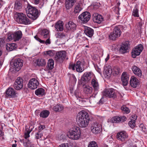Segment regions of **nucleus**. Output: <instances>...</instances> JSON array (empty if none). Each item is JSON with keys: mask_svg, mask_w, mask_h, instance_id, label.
<instances>
[{"mask_svg": "<svg viewBox=\"0 0 147 147\" xmlns=\"http://www.w3.org/2000/svg\"><path fill=\"white\" fill-rule=\"evenodd\" d=\"M76 120L78 124L80 127H86L89 122V115L85 111H82L77 114Z\"/></svg>", "mask_w": 147, "mask_h": 147, "instance_id": "1", "label": "nucleus"}, {"mask_svg": "<svg viewBox=\"0 0 147 147\" xmlns=\"http://www.w3.org/2000/svg\"><path fill=\"white\" fill-rule=\"evenodd\" d=\"M26 11L28 17L32 20L37 19L40 13L36 7L30 5L26 8Z\"/></svg>", "mask_w": 147, "mask_h": 147, "instance_id": "2", "label": "nucleus"}, {"mask_svg": "<svg viewBox=\"0 0 147 147\" xmlns=\"http://www.w3.org/2000/svg\"><path fill=\"white\" fill-rule=\"evenodd\" d=\"M16 18V21L19 24L28 25L31 23V21L26 17V15L22 13H17Z\"/></svg>", "mask_w": 147, "mask_h": 147, "instance_id": "3", "label": "nucleus"}, {"mask_svg": "<svg viewBox=\"0 0 147 147\" xmlns=\"http://www.w3.org/2000/svg\"><path fill=\"white\" fill-rule=\"evenodd\" d=\"M81 131L79 127L75 126L69 131V138L73 140L78 139L80 137Z\"/></svg>", "mask_w": 147, "mask_h": 147, "instance_id": "4", "label": "nucleus"}, {"mask_svg": "<svg viewBox=\"0 0 147 147\" xmlns=\"http://www.w3.org/2000/svg\"><path fill=\"white\" fill-rule=\"evenodd\" d=\"M91 16L90 13L88 11L83 12L78 17V18L82 23H86L90 20Z\"/></svg>", "mask_w": 147, "mask_h": 147, "instance_id": "5", "label": "nucleus"}, {"mask_svg": "<svg viewBox=\"0 0 147 147\" xmlns=\"http://www.w3.org/2000/svg\"><path fill=\"white\" fill-rule=\"evenodd\" d=\"M66 55V52L65 51L57 52L55 56V60L57 62L61 63L65 59Z\"/></svg>", "mask_w": 147, "mask_h": 147, "instance_id": "6", "label": "nucleus"}, {"mask_svg": "<svg viewBox=\"0 0 147 147\" xmlns=\"http://www.w3.org/2000/svg\"><path fill=\"white\" fill-rule=\"evenodd\" d=\"M92 74L90 72H86L82 76L80 80L82 85L85 84L87 83L91 79Z\"/></svg>", "mask_w": 147, "mask_h": 147, "instance_id": "7", "label": "nucleus"}, {"mask_svg": "<svg viewBox=\"0 0 147 147\" xmlns=\"http://www.w3.org/2000/svg\"><path fill=\"white\" fill-rule=\"evenodd\" d=\"M143 49L142 45L140 44L133 49L131 52V56L133 58H135L137 56L140 55Z\"/></svg>", "mask_w": 147, "mask_h": 147, "instance_id": "8", "label": "nucleus"}, {"mask_svg": "<svg viewBox=\"0 0 147 147\" xmlns=\"http://www.w3.org/2000/svg\"><path fill=\"white\" fill-rule=\"evenodd\" d=\"M39 85L38 80L35 78H32L29 81L28 84V88L31 89H34L37 88Z\"/></svg>", "mask_w": 147, "mask_h": 147, "instance_id": "9", "label": "nucleus"}, {"mask_svg": "<svg viewBox=\"0 0 147 147\" xmlns=\"http://www.w3.org/2000/svg\"><path fill=\"white\" fill-rule=\"evenodd\" d=\"M103 95L110 98H115L116 97V95L115 93V90L113 88L106 89L103 92Z\"/></svg>", "mask_w": 147, "mask_h": 147, "instance_id": "10", "label": "nucleus"}, {"mask_svg": "<svg viewBox=\"0 0 147 147\" xmlns=\"http://www.w3.org/2000/svg\"><path fill=\"white\" fill-rule=\"evenodd\" d=\"M13 67L17 71H19L23 65V60L20 58L14 59L13 61Z\"/></svg>", "mask_w": 147, "mask_h": 147, "instance_id": "11", "label": "nucleus"}, {"mask_svg": "<svg viewBox=\"0 0 147 147\" xmlns=\"http://www.w3.org/2000/svg\"><path fill=\"white\" fill-rule=\"evenodd\" d=\"M92 132L96 134L100 133L102 131L101 126L97 123H94L91 125V127Z\"/></svg>", "mask_w": 147, "mask_h": 147, "instance_id": "12", "label": "nucleus"}, {"mask_svg": "<svg viewBox=\"0 0 147 147\" xmlns=\"http://www.w3.org/2000/svg\"><path fill=\"white\" fill-rule=\"evenodd\" d=\"M5 93V97L7 98H13L16 96L17 93L12 88H8L6 90Z\"/></svg>", "mask_w": 147, "mask_h": 147, "instance_id": "13", "label": "nucleus"}, {"mask_svg": "<svg viewBox=\"0 0 147 147\" xmlns=\"http://www.w3.org/2000/svg\"><path fill=\"white\" fill-rule=\"evenodd\" d=\"M14 88L17 90H19L23 87V80L20 77H18L13 84Z\"/></svg>", "mask_w": 147, "mask_h": 147, "instance_id": "14", "label": "nucleus"}, {"mask_svg": "<svg viewBox=\"0 0 147 147\" xmlns=\"http://www.w3.org/2000/svg\"><path fill=\"white\" fill-rule=\"evenodd\" d=\"M117 138L118 140L122 142L127 140L128 138V135L125 131L118 132L117 134Z\"/></svg>", "mask_w": 147, "mask_h": 147, "instance_id": "15", "label": "nucleus"}, {"mask_svg": "<svg viewBox=\"0 0 147 147\" xmlns=\"http://www.w3.org/2000/svg\"><path fill=\"white\" fill-rule=\"evenodd\" d=\"M65 26L67 30L71 32L75 30L77 27L76 25L72 21H69L66 24Z\"/></svg>", "mask_w": 147, "mask_h": 147, "instance_id": "16", "label": "nucleus"}, {"mask_svg": "<svg viewBox=\"0 0 147 147\" xmlns=\"http://www.w3.org/2000/svg\"><path fill=\"white\" fill-rule=\"evenodd\" d=\"M126 120V118L125 116L119 117L116 116L113 117L111 119V122L112 123H118L123 122Z\"/></svg>", "mask_w": 147, "mask_h": 147, "instance_id": "17", "label": "nucleus"}, {"mask_svg": "<svg viewBox=\"0 0 147 147\" xmlns=\"http://www.w3.org/2000/svg\"><path fill=\"white\" fill-rule=\"evenodd\" d=\"M129 48V42H126L122 44L119 51L121 53L123 54L128 52Z\"/></svg>", "mask_w": 147, "mask_h": 147, "instance_id": "18", "label": "nucleus"}, {"mask_svg": "<svg viewBox=\"0 0 147 147\" xmlns=\"http://www.w3.org/2000/svg\"><path fill=\"white\" fill-rule=\"evenodd\" d=\"M91 84L93 87L95 91L94 94L96 95L97 93V91L98 90L99 88V86L98 83L96 79H92Z\"/></svg>", "mask_w": 147, "mask_h": 147, "instance_id": "19", "label": "nucleus"}, {"mask_svg": "<svg viewBox=\"0 0 147 147\" xmlns=\"http://www.w3.org/2000/svg\"><path fill=\"white\" fill-rule=\"evenodd\" d=\"M121 80L122 82L123 85L124 86H126L128 83L129 77L126 74V73L123 72L122 75Z\"/></svg>", "mask_w": 147, "mask_h": 147, "instance_id": "20", "label": "nucleus"}, {"mask_svg": "<svg viewBox=\"0 0 147 147\" xmlns=\"http://www.w3.org/2000/svg\"><path fill=\"white\" fill-rule=\"evenodd\" d=\"M132 70L133 73L137 76L140 77L142 76V71L140 68L134 65L132 67Z\"/></svg>", "mask_w": 147, "mask_h": 147, "instance_id": "21", "label": "nucleus"}, {"mask_svg": "<svg viewBox=\"0 0 147 147\" xmlns=\"http://www.w3.org/2000/svg\"><path fill=\"white\" fill-rule=\"evenodd\" d=\"M131 86L134 88H136L140 84L139 80L135 77H133L130 81Z\"/></svg>", "mask_w": 147, "mask_h": 147, "instance_id": "22", "label": "nucleus"}, {"mask_svg": "<svg viewBox=\"0 0 147 147\" xmlns=\"http://www.w3.org/2000/svg\"><path fill=\"white\" fill-rule=\"evenodd\" d=\"M93 20L95 22L100 24L103 20V18L100 15L95 13L93 15Z\"/></svg>", "mask_w": 147, "mask_h": 147, "instance_id": "23", "label": "nucleus"}, {"mask_svg": "<svg viewBox=\"0 0 147 147\" xmlns=\"http://www.w3.org/2000/svg\"><path fill=\"white\" fill-rule=\"evenodd\" d=\"M63 22L61 21H59L55 24V27L58 31H62L63 30Z\"/></svg>", "mask_w": 147, "mask_h": 147, "instance_id": "24", "label": "nucleus"}, {"mask_svg": "<svg viewBox=\"0 0 147 147\" xmlns=\"http://www.w3.org/2000/svg\"><path fill=\"white\" fill-rule=\"evenodd\" d=\"M76 69L77 72L81 73L84 70V68L81 65V62L79 61H78L76 64Z\"/></svg>", "mask_w": 147, "mask_h": 147, "instance_id": "25", "label": "nucleus"}, {"mask_svg": "<svg viewBox=\"0 0 147 147\" xmlns=\"http://www.w3.org/2000/svg\"><path fill=\"white\" fill-rule=\"evenodd\" d=\"M83 86L84 92L87 94H90L92 92V88L88 85H82Z\"/></svg>", "mask_w": 147, "mask_h": 147, "instance_id": "26", "label": "nucleus"}, {"mask_svg": "<svg viewBox=\"0 0 147 147\" xmlns=\"http://www.w3.org/2000/svg\"><path fill=\"white\" fill-rule=\"evenodd\" d=\"M14 37V41L18 40L21 37L22 35V32L20 30H18L13 33Z\"/></svg>", "mask_w": 147, "mask_h": 147, "instance_id": "27", "label": "nucleus"}, {"mask_svg": "<svg viewBox=\"0 0 147 147\" xmlns=\"http://www.w3.org/2000/svg\"><path fill=\"white\" fill-rule=\"evenodd\" d=\"M84 33L87 36L89 37H91L93 35L94 30L92 28L87 27L85 29Z\"/></svg>", "mask_w": 147, "mask_h": 147, "instance_id": "28", "label": "nucleus"}, {"mask_svg": "<svg viewBox=\"0 0 147 147\" xmlns=\"http://www.w3.org/2000/svg\"><path fill=\"white\" fill-rule=\"evenodd\" d=\"M35 94L39 96H42L45 94V90L42 88H39L35 91Z\"/></svg>", "mask_w": 147, "mask_h": 147, "instance_id": "29", "label": "nucleus"}, {"mask_svg": "<svg viewBox=\"0 0 147 147\" xmlns=\"http://www.w3.org/2000/svg\"><path fill=\"white\" fill-rule=\"evenodd\" d=\"M63 109V107L61 105L57 104L55 106L53 107L52 109L55 111L60 112L62 111Z\"/></svg>", "mask_w": 147, "mask_h": 147, "instance_id": "30", "label": "nucleus"}, {"mask_svg": "<svg viewBox=\"0 0 147 147\" xmlns=\"http://www.w3.org/2000/svg\"><path fill=\"white\" fill-rule=\"evenodd\" d=\"M16 45L15 43L7 44L6 45V49L7 51H12L16 48Z\"/></svg>", "mask_w": 147, "mask_h": 147, "instance_id": "31", "label": "nucleus"}, {"mask_svg": "<svg viewBox=\"0 0 147 147\" xmlns=\"http://www.w3.org/2000/svg\"><path fill=\"white\" fill-rule=\"evenodd\" d=\"M74 4L69 0H65V6L67 10H69L71 8Z\"/></svg>", "mask_w": 147, "mask_h": 147, "instance_id": "32", "label": "nucleus"}, {"mask_svg": "<svg viewBox=\"0 0 147 147\" xmlns=\"http://www.w3.org/2000/svg\"><path fill=\"white\" fill-rule=\"evenodd\" d=\"M49 114V111L47 110H43L40 113V116L43 118H46L48 116Z\"/></svg>", "mask_w": 147, "mask_h": 147, "instance_id": "33", "label": "nucleus"}, {"mask_svg": "<svg viewBox=\"0 0 147 147\" xmlns=\"http://www.w3.org/2000/svg\"><path fill=\"white\" fill-rule=\"evenodd\" d=\"M113 32L116 35V36L118 38L120 36L121 33V31L119 27H115L113 29Z\"/></svg>", "mask_w": 147, "mask_h": 147, "instance_id": "34", "label": "nucleus"}, {"mask_svg": "<svg viewBox=\"0 0 147 147\" xmlns=\"http://www.w3.org/2000/svg\"><path fill=\"white\" fill-rule=\"evenodd\" d=\"M54 61L52 59H49L48 60L47 67L50 69H52L54 67Z\"/></svg>", "mask_w": 147, "mask_h": 147, "instance_id": "35", "label": "nucleus"}, {"mask_svg": "<svg viewBox=\"0 0 147 147\" xmlns=\"http://www.w3.org/2000/svg\"><path fill=\"white\" fill-rule=\"evenodd\" d=\"M22 5L20 2L16 1L15 3L14 9L17 10H20L22 9Z\"/></svg>", "mask_w": 147, "mask_h": 147, "instance_id": "36", "label": "nucleus"}, {"mask_svg": "<svg viewBox=\"0 0 147 147\" xmlns=\"http://www.w3.org/2000/svg\"><path fill=\"white\" fill-rule=\"evenodd\" d=\"M82 9L80 4L79 3H76L75 6L74 12L75 13H79Z\"/></svg>", "mask_w": 147, "mask_h": 147, "instance_id": "37", "label": "nucleus"}, {"mask_svg": "<svg viewBox=\"0 0 147 147\" xmlns=\"http://www.w3.org/2000/svg\"><path fill=\"white\" fill-rule=\"evenodd\" d=\"M41 34L45 38H47L49 37V32L46 29H44L42 31Z\"/></svg>", "mask_w": 147, "mask_h": 147, "instance_id": "38", "label": "nucleus"}, {"mask_svg": "<svg viewBox=\"0 0 147 147\" xmlns=\"http://www.w3.org/2000/svg\"><path fill=\"white\" fill-rule=\"evenodd\" d=\"M46 64V61L44 59H38L37 61V64L39 66L45 65Z\"/></svg>", "mask_w": 147, "mask_h": 147, "instance_id": "39", "label": "nucleus"}, {"mask_svg": "<svg viewBox=\"0 0 147 147\" xmlns=\"http://www.w3.org/2000/svg\"><path fill=\"white\" fill-rule=\"evenodd\" d=\"M109 38L110 39L113 40H115L117 38H118L116 34H115L114 32H111L109 36Z\"/></svg>", "mask_w": 147, "mask_h": 147, "instance_id": "40", "label": "nucleus"}, {"mask_svg": "<svg viewBox=\"0 0 147 147\" xmlns=\"http://www.w3.org/2000/svg\"><path fill=\"white\" fill-rule=\"evenodd\" d=\"M104 72L106 75L108 76L112 73V69L110 68V67L109 66L108 67H107L105 69Z\"/></svg>", "mask_w": 147, "mask_h": 147, "instance_id": "41", "label": "nucleus"}, {"mask_svg": "<svg viewBox=\"0 0 147 147\" xmlns=\"http://www.w3.org/2000/svg\"><path fill=\"white\" fill-rule=\"evenodd\" d=\"M121 110L124 113L126 114L130 112L129 109L125 106H123L122 107Z\"/></svg>", "mask_w": 147, "mask_h": 147, "instance_id": "42", "label": "nucleus"}, {"mask_svg": "<svg viewBox=\"0 0 147 147\" xmlns=\"http://www.w3.org/2000/svg\"><path fill=\"white\" fill-rule=\"evenodd\" d=\"M7 40L8 41H10L12 40H14V37L13 34L9 33L7 34Z\"/></svg>", "mask_w": 147, "mask_h": 147, "instance_id": "43", "label": "nucleus"}, {"mask_svg": "<svg viewBox=\"0 0 147 147\" xmlns=\"http://www.w3.org/2000/svg\"><path fill=\"white\" fill-rule=\"evenodd\" d=\"M56 37L59 38H63L65 37V34L62 32H59L56 35Z\"/></svg>", "mask_w": 147, "mask_h": 147, "instance_id": "44", "label": "nucleus"}, {"mask_svg": "<svg viewBox=\"0 0 147 147\" xmlns=\"http://www.w3.org/2000/svg\"><path fill=\"white\" fill-rule=\"evenodd\" d=\"M33 128V127H32L31 129L29 128V130L27 131V132L25 134L24 138L26 139L30 137L29 134L32 131Z\"/></svg>", "mask_w": 147, "mask_h": 147, "instance_id": "45", "label": "nucleus"}, {"mask_svg": "<svg viewBox=\"0 0 147 147\" xmlns=\"http://www.w3.org/2000/svg\"><path fill=\"white\" fill-rule=\"evenodd\" d=\"M88 147H98L97 144L94 141H92L89 143Z\"/></svg>", "mask_w": 147, "mask_h": 147, "instance_id": "46", "label": "nucleus"}, {"mask_svg": "<svg viewBox=\"0 0 147 147\" xmlns=\"http://www.w3.org/2000/svg\"><path fill=\"white\" fill-rule=\"evenodd\" d=\"M138 10L136 8L134 9L132 13V15L135 17H139V15L138 13Z\"/></svg>", "mask_w": 147, "mask_h": 147, "instance_id": "47", "label": "nucleus"}, {"mask_svg": "<svg viewBox=\"0 0 147 147\" xmlns=\"http://www.w3.org/2000/svg\"><path fill=\"white\" fill-rule=\"evenodd\" d=\"M135 121L131 120V121H129L128 123V124L130 127L131 128H133L135 126Z\"/></svg>", "mask_w": 147, "mask_h": 147, "instance_id": "48", "label": "nucleus"}, {"mask_svg": "<svg viewBox=\"0 0 147 147\" xmlns=\"http://www.w3.org/2000/svg\"><path fill=\"white\" fill-rule=\"evenodd\" d=\"M5 38H0V47H3L5 45Z\"/></svg>", "mask_w": 147, "mask_h": 147, "instance_id": "49", "label": "nucleus"}, {"mask_svg": "<svg viewBox=\"0 0 147 147\" xmlns=\"http://www.w3.org/2000/svg\"><path fill=\"white\" fill-rule=\"evenodd\" d=\"M42 136V134L39 131L35 134V136L36 139H39L41 138Z\"/></svg>", "mask_w": 147, "mask_h": 147, "instance_id": "50", "label": "nucleus"}, {"mask_svg": "<svg viewBox=\"0 0 147 147\" xmlns=\"http://www.w3.org/2000/svg\"><path fill=\"white\" fill-rule=\"evenodd\" d=\"M26 143L28 147H34V144H32L29 140H27V141L26 142Z\"/></svg>", "mask_w": 147, "mask_h": 147, "instance_id": "51", "label": "nucleus"}, {"mask_svg": "<svg viewBox=\"0 0 147 147\" xmlns=\"http://www.w3.org/2000/svg\"><path fill=\"white\" fill-rule=\"evenodd\" d=\"M75 67H76V64H70L69 66V68L70 69L73 70H75Z\"/></svg>", "mask_w": 147, "mask_h": 147, "instance_id": "52", "label": "nucleus"}, {"mask_svg": "<svg viewBox=\"0 0 147 147\" xmlns=\"http://www.w3.org/2000/svg\"><path fill=\"white\" fill-rule=\"evenodd\" d=\"M46 54L49 55V56L50 57L53 56L54 54L51 51H46Z\"/></svg>", "mask_w": 147, "mask_h": 147, "instance_id": "53", "label": "nucleus"}, {"mask_svg": "<svg viewBox=\"0 0 147 147\" xmlns=\"http://www.w3.org/2000/svg\"><path fill=\"white\" fill-rule=\"evenodd\" d=\"M34 38L36 40L39 42L40 43H45V41L41 40L37 36H34Z\"/></svg>", "mask_w": 147, "mask_h": 147, "instance_id": "54", "label": "nucleus"}, {"mask_svg": "<svg viewBox=\"0 0 147 147\" xmlns=\"http://www.w3.org/2000/svg\"><path fill=\"white\" fill-rule=\"evenodd\" d=\"M94 98L93 96H91L87 100H89L90 103H93L94 101Z\"/></svg>", "mask_w": 147, "mask_h": 147, "instance_id": "55", "label": "nucleus"}, {"mask_svg": "<svg viewBox=\"0 0 147 147\" xmlns=\"http://www.w3.org/2000/svg\"><path fill=\"white\" fill-rule=\"evenodd\" d=\"M132 119H131V120H132V121H135L137 119V116L136 115H134L131 116Z\"/></svg>", "mask_w": 147, "mask_h": 147, "instance_id": "56", "label": "nucleus"}, {"mask_svg": "<svg viewBox=\"0 0 147 147\" xmlns=\"http://www.w3.org/2000/svg\"><path fill=\"white\" fill-rule=\"evenodd\" d=\"M140 127L142 128V130L144 132H145L146 131L145 127L144 126H143V125L142 124H140Z\"/></svg>", "mask_w": 147, "mask_h": 147, "instance_id": "57", "label": "nucleus"}, {"mask_svg": "<svg viewBox=\"0 0 147 147\" xmlns=\"http://www.w3.org/2000/svg\"><path fill=\"white\" fill-rule=\"evenodd\" d=\"M45 128V126L43 125H40L39 126L38 128L39 130H42L44 129Z\"/></svg>", "mask_w": 147, "mask_h": 147, "instance_id": "58", "label": "nucleus"}, {"mask_svg": "<svg viewBox=\"0 0 147 147\" xmlns=\"http://www.w3.org/2000/svg\"><path fill=\"white\" fill-rule=\"evenodd\" d=\"M59 147H68V146L67 143L63 144L60 145Z\"/></svg>", "mask_w": 147, "mask_h": 147, "instance_id": "59", "label": "nucleus"}, {"mask_svg": "<svg viewBox=\"0 0 147 147\" xmlns=\"http://www.w3.org/2000/svg\"><path fill=\"white\" fill-rule=\"evenodd\" d=\"M40 0H32L34 3L37 5L39 4Z\"/></svg>", "mask_w": 147, "mask_h": 147, "instance_id": "60", "label": "nucleus"}, {"mask_svg": "<svg viewBox=\"0 0 147 147\" xmlns=\"http://www.w3.org/2000/svg\"><path fill=\"white\" fill-rule=\"evenodd\" d=\"M49 37L47 39V40H46V41L45 42V44L46 45L49 44L51 43V42H50V39H49V37Z\"/></svg>", "mask_w": 147, "mask_h": 147, "instance_id": "61", "label": "nucleus"}, {"mask_svg": "<svg viewBox=\"0 0 147 147\" xmlns=\"http://www.w3.org/2000/svg\"><path fill=\"white\" fill-rule=\"evenodd\" d=\"M71 78H73V81L76 82V79L74 75L73 74L71 76Z\"/></svg>", "mask_w": 147, "mask_h": 147, "instance_id": "62", "label": "nucleus"}, {"mask_svg": "<svg viewBox=\"0 0 147 147\" xmlns=\"http://www.w3.org/2000/svg\"><path fill=\"white\" fill-rule=\"evenodd\" d=\"M103 99L104 98L103 97H102V98L99 101V104H102L103 103Z\"/></svg>", "mask_w": 147, "mask_h": 147, "instance_id": "63", "label": "nucleus"}, {"mask_svg": "<svg viewBox=\"0 0 147 147\" xmlns=\"http://www.w3.org/2000/svg\"><path fill=\"white\" fill-rule=\"evenodd\" d=\"M4 135V132L0 129V137L3 136Z\"/></svg>", "mask_w": 147, "mask_h": 147, "instance_id": "64", "label": "nucleus"}]
</instances>
